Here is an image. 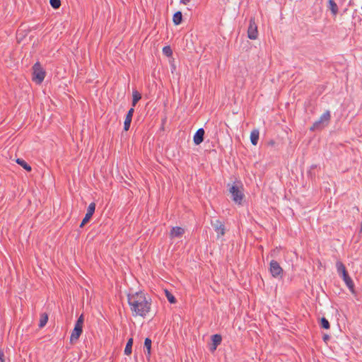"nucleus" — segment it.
<instances>
[{
    "label": "nucleus",
    "instance_id": "f257e3e1",
    "mask_svg": "<svg viewBox=\"0 0 362 362\" xmlns=\"http://www.w3.org/2000/svg\"><path fill=\"white\" fill-rule=\"evenodd\" d=\"M127 300L133 315L145 317L149 313L151 299H147L144 292L139 291L133 294H129Z\"/></svg>",
    "mask_w": 362,
    "mask_h": 362
},
{
    "label": "nucleus",
    "instance_id": "f03ea898",
    "mask_svg": "<svg viewBox=\"0 0 362 362\" xmlns=\"http://www.w3.org/2000/svg\"><path fill=\"white\" fill-rule=\"evenodd\" d=\"M228 190L232 195V199L240 204L245 197L243 193V185L241 181H235L233 185L228 184Z\"/></svg>",
    "mask_w": 362,
    "mask_h": 362
},
{
    "label": "nucleus",
    "instance_id": "7ed1b4c3",
    "mask_svg": "<svg viewBox=\"0 0 362 362\" xmlns=\"http://www.w3.org/2000/svg\"><path fill=\"white\" fill-rule=\"evenodd\" d=\"M331 119V114L329 110H326L320 117L318 120L315 122L310 127L311 132L320 131L327 127Z\"/></svg>",
    "mask_w": 362,
    "mask_h": 362
},
{
    "label": "nucleus",
    "instance_id": "20e7f679",
    "mask_svg": "<svg viewBox=\"0 0 362 362\" xmlns=\"http://www.w3.org/2000/svg\"><path fill=\"white\" fill-rule=\"evenodd\" d=\"M33 76L32 79L34 82L37 84H40L45 79L46 72L45 69L41 66L39 62H37L33 66Z\"/></svg>",
    "mask_w": 362,
    "mask_h": 362
},
{
    "label": "nucleus",
    "instance_id": "39448f33",
    "mask_svg": "<svg viewBox=\"0 0 362 362\" xmlns=\"http://www.w3.org/2000/svg\"><path fill=\"white\" fill-rule=\"evenodd\" d=\"M269 272L274 278L281 279L283 277L284 270L279 263L276 260H272L270 262Z\"/></svg>",
    "mask_w": 362,
    "mask_h": 362
},
{
    "label": "nucleus",
    "instance_id": "423d86ee",
    "mask_svg": "<svg viewBox=\"0 0 362 362\" xmlns=\"http://www.w3.org/2000/svg\"><path fill=\"white\" fill-rule=\"evenodd\" d=\"M211 225L217 234V238L223 236L226 234V228L224 223L219 219H211Z\"/></svg>",
    "mask_w": 362,
    "mask_h": 362
},
{
    "label": "nucleus",
    "instance_id": "0eeeda50",
    "mask_svg": "<svg viewBox=\"0 0 362 362\" xmlns=\"http://www.w3.org/2000/svg\"><path fill=\"white\" fill-rule=\"evenodd\" d=\"M258 36L257 25L255 23V18H251L249 21V26L247 29V37L250 40H255Z\"/></svg>",
    "mask_w": 362,
    "mask_h": 362
},
{
    "label": "nucleus",
    "instance_id": "6e6552de",
    "mask_svg": "<svg viewBox=\"0 0 362 362\" xmlns=\"http://www.w3.org/2000/svg\"><path fill=\"white\" fill-rule=\"evenodd\" d=\"M341 277L342 278L343 281H344L345 284L346 285L351 293L354 295H356V292L355 291L354 283L352 279L350 277L349 273L346 272Z\"/></svg>",
    "mask_w": 362,
    "mask_h": 362
},
{
    "label": "nucleus",
    "instance_id": "1a4fd4ad",
    "mask_svg": "<svg viewBox=\"0 0 362 362\" xmlns=\"http://www.w3.org/2000/svg\"><path fill=\"white\" fill-rule=\"evenodd\" d=\"M83 332V327L78 325H75L74 329L71 332L70 337V342L71 344L76 342L80 337Z\"/></svg>",
    "mask_w": 362,
    "mask_h": 362
},
{
    "label": "nucleus",
    "instance_id": "9d476101",
    "mask_svg": "<svg viewBox=\"0 0 362 362\" xmlns=\"http://www.w3.org/2000/svg\"><path fill=\"white\" fill-rule=\"evenodd\" d=\"M185 233V229L179 227V226H175L173 227L170 232V238H181Z\"/></svg>",
    "mask_w": 362,
    "mask_h": 362
},
{
    "label": "nucleus",
    "instance_id": "9b49d317",
    "mask_svg": "<svg viewBox=\"0 0 362 362\" xmlns=\"http://www.w3.org/2000/svg\"><path fill=\"white\" fill-rule=\"evenodd\" d=\"M204 129L203 128L199 129L194 135L193 141L196 145H199L203 142L204 139Z\"/></svg>",
    "mask_w": 362,
    "mask_h": 362
},
{
    "label": "nucleus",
    "instance_id": "f8f14e48",
    "mask_svg": "<svg viewBox=\"0 0 362 362\" xmlns=\"http://www.w3.org/2000/svg\"><path fill=\"white\" fill-rule=\"evenodd\" d=\"M151 344L152 341L150 338L147 337L144 340V348L146 349V356L147 359L149 361L151 355Z\"/></svg>",
    "mask_w": 362,
    "mask_h": 362
},
{
    "label": "nucleus",
    "instance_id": "ddd939ff",
    "mask_svg": "<svg viewBox=\"0 0 362 362\" xmlns=\"http://www.w3.org/2000/svg\"><path fill=\"white\" fill-rule=\"evenodd\" d=\"M259 136V132L258 129H255L251 132L250 141L252 145L256 146L257 144Z\"/></svg>",
    "mask_w": 362,
    "mask_h": 362
},
{
    "label": "nucleus",
    "instance_id": "4468645a",
    "mask_svg": "<svg viewBox=\"0 0 362 362\" xmlns=\"http://www.w3.org/2000/svg\"><path fill=\"white\" fill-rule=\"evenodd\" d=\"M141 99V94L136 90H133L132 105L134 108L137 103Z\"/></svg>",
    "mask_w": 362,
    "mask_h": 362
},
{
    "label": "nucleus",
    "instance_id": "2eb2a0df",
    "mask_svg": "<svg viewBox=\"0 0 362 362\" xmlns=\"http://www.w3.org/2000/svg\"><path fill=\"white\" fill-rule=\"evenodd\" d=\"M336 267L337 273L339 274V276H341L342 275L348 272L345 265L341 261L337 262Z\"/></svg>",
    "mask_w": 362,
    "mask_h": 362
},
{
    "label": "nucleus",
    "instance_id": "dca6fc26",
    "mask_svg": "<svg viewBox=\"0 0 362 362\" xmlns=\"http://www.w3.org/2000/svg\"><path fill=\"white\" fill-rule=\"evenodd\" d=\"M173 22L175 25H180L182 22V13L181 11H177L173 16Z\"/></svg>",
    "mask_w": 362,
    "mask_h": 362
},
{
    "label": "nucleus",
    "instance_id": "f3484780",
    "mask_svg": "<svg viewBox=\"0 0 362 362\" xmlns=\"http://www.w3.org/2000/svg\"><path fill=\"white\" fill-rule=\"evenodd\" d=\"M328 8L332 11L333 15H337L338 13V6L334 0L328 1Z\"/></svg>",
    "mask_w": 362,
    "mask_h": 362
},
{
    "label": "nucleus",
    "instance_id": "a211bd4d",
    "mask_svg": "<svg viewBox=\"0 0 362 362\" xmlns=\"http://www.w3.org/2000/svg\"><path fill=\"white\" fill-rule=\"evenodd\" d=\"M16 162L21 165L23 169H25L27 172H30L32 170L31 166L26 163L25 160H24L22 158H17Z\"/></svg>",
    "mask_w": 362,
    "mask_h": 362
},
{
    "label": "nucleus",
    "instance_id": "6ab92c4d",
    "mask_svg": "<svg viewBox=\"0 0 362 362\" xmlns=\"http://www.w3.org/2000/svg\"><path fill=\"white\" fill-rule=\"evenodd\" d=\"M133 338H129L127 342L125 349H124V354L125 355H130L132 352V345H133Z\"/></svg>",
    "mask_w": 362,
    "mask_h": 362
},
{
    "label": "nucleus",
    "instance_id": "aec40b11",
    "mask_svg": "<svg viewBox=\"0 0 362 362\" xmlns=\"http://www.w3.org/2000/svg\"><path fill=\"white\" fill-rule=\"evenodd\" d=\"M211 341L213 345H214L215 347H217L222 341V337L221 334H216L211 336Z\"/></svg>",
    "mask_w": 362,
    "mask_h": 362
},
{
    "label": "nucleus",
    "instance_id": "412c9836",
    "mask_svg": "<svg viewBox=\"0 0 362 362\" xmlns=\"http://www.w3.org/2000/svg\"><path fill=\"white\" fill-rule=\"evenodd\" d=\"M320 326L321 328L325 329H329L330 328V324L327 319H326L325 317H322L320 319Z\"/></svg>",
    "mask_w": 362,
    "mask_h": 362
},
{
    "label": "nucleus",
    "instance_id": "4be33fe9",
    "mask_svg": "<svg viewBox=\"0 0 362 362\" xmlns=\"http://www.w3.org/2000/svg\"><path fill=\"white\" fill-rule=\"evenodd\" d=\"M48 321V315L46 313H42L40 315V322H39V327L42 328L45 326Z\"/></svg>",
    "mask_w": 362,
    "mask_h": 362
},
{
    "label": "nucleus",
    "instance_id": "5701e85b",
    "mask_svg": "<svg viewBox=\"0 0 362 362\" xmlns=\"http://www.w3.org/2000/svg\"><path fill=\"white\" fill-rule=\"evenodd\" d=\"M165 294L169 303H175L177 302L175 297L168 290H165Z\"/></svg>",
    "mask_w": 362,
    "mask_h": 362
},
{
    "label": "nucleus",
    "instance_id": "b1692460",
    "mask_svg": "<svg viewBox=\"0 0 362 362\" xmlns=\"http://www.w3.org/2000/svg\"><path fill=\"white\" fill-rule=\"evenodd\" d=\"M317 168V165H312L308 171V175L310 177V179H313L315 177V170Z\"/></svg>",
    "mask_w": 362,
    "mask_h": 362
},
{
    "label": "nucleus",
    "instance_id": "393cba45",
    "mask_svg": "<svg viewBox=\"0 0 362 362\" xmlns=\"http://www.w3.org/2000/svg\"><path fill=\"white\" fill-rule=\"evenodd\" d=\"M95 202H92L89 204L88 209H87V212L86 214L93 216L94 212H95Z\"/></svg>",
    "mask_w": 362,
    "mask_h": 362
},
{
    "label": "nucleus",
    "instance_id": "a878e982",
    "mask_svg": "<svg viewBox=\"0 0 362 362\" xmlns=\"http://www.w3.org/2000/svg\"><path fill=\"white\" fill-rule=\"evenodd\" d=\"M49 4L53 8L57 9L61 6V1L60 0H49Z\"/></svg>",
    "mask_w": 362,
    "mask_h": 362
},
{
    "label": "nucleus",
    "instance_id": "bb28decb",
    "mask_svg": "<svg viewBox=\"0 0 362 362\" xmlns=\"http://www.w3.org/2000/svg\"><path fill=\"white\" fill-rule=\"evenodd\" d=\"M163 53L167 57H170L173 54V50L170 46H165L163 48Z\"/></svg>",
    "mask_w": 362,
    "mask_h": 362
},
{
    "label": "nucleus",
    "instance_id": "cd10ccee",
    "mask_svg": "<svg viewBox=\"0 0 362 362\" xmlns=\"http://www.w3.org/2000/svg\"><path fill=\"white\" fill-rule=\"evenodd\" d=\"M134 112V109L133 107H131L128 110V112H127V113L126 115L125 120H128V121H131L132 122Z\"/></svg>",
    "mask_w": 362,
    "mask_h": 362
},
{
    "label": "nucleus",
    "instance_id": "c85d7f7f",
    "mask_svg": "<svg viewBox=\"0 0 362 362\" xmlns=\"http://www.w3.org/2000/svg\"><path fill=\"white\" fill-rule=\"evenodd\" d=\"M83 322H84V317H83V315L81 314L80 315V317L78 318V320H76L75 325H78V326H81L83 327Z\"/></svg>",
    "mask_w": 362,
    "mask_h": 362
},
{
    "label": "nucleus",
    "instance_id": "c756f323",
    "mask_svg": "<svg viewBox=\"0 0 362 362\" xmlns=\"http://www.w3.org/2000/svg\"><path fill=\"white\" fill-rule=\"evenodd\" d=\"M131 121H128V120H124V131H128L130 128V126H131Z\"/></svg>",
    "mask_w": 362,
    "mask_h": 362
},
{
    "label": "nucleus",
    "instance_id": "7c9ffc66",
    "mask_svg": "<svg viewBox=\"0 0 362 362\" xmlns=\"http://www.w3.org/2000/svg\"><path fill=\"white\" fill-rule=\"evenodd\" d=\"M91 217H92L91 216L86 214L85 217L83 218V219L82 221H83V222H86V223H88L90 221Z\"/></svg>",
    "mask_w": 362,
    "mask_h": 362
},
{
    "label": "nucleus",
    "instance_id": "2f4dec72",
    "mask_svg": "<svg viewBox=\"0 0 362 362\" xmlns=\"http://www.w3.org/2000/svg\"><path fill=\"white\" fill-rule=\"evenodd\" d=\"M0 361L1 362H6V358L4 356V353L2 350H0Z\"/></svg>",
    "mask_w": 362,
    "mask_h": 362
},
{
    "label": "nucleus",
    "instance_id": "473e14b6",
    "mask_svg": "<svg viewBox=\"0 0 362 362\" xmlns=\"http://www.w3.org/2000/svg\"><path fill=\"white\" fill-rule=\"evenodd\" d=\"M322 339L323 341L327 343L330 339V337L328 334H325L322 337Z\"/></svg>",
    "mask_w": 362,
    "mask_h": 362
},
{
    "label": "nucleus",
    "instance_id": "72a5a7b5",
    "mask_svg": "<svg viewBox=\"0 0 362 362\" xmlns=\"http://www.w3.org/2000/svg\"><path fill=\"white\" fill-rule=\"evenodd\" d=\"M189 1L190 0H180V3L184 5H187Z\"/></svg>",
    "mask_w": 362,
    "mask_h": 362
},
{
    "label": "nucleus",
    "instance_id": "f704fd0d",
    "mask_svg": "<svg viewBox=\"0 0 362 362\" xmlns=\"http://www.w3.org/2000/svg\"><path fill=\"white\" fill-rule=\"evenodd\" d=\"M216 348H217V347H215V346H214V345H213V344H212V345H211V348H210V350H211V351H215V350L216 349Z\"/></svg>",
    "mask_w": 362,
    "mask_h": 362
},
{
    "label": "nucleus",
    "instance_id": "c9c22d12",
    "mask_svg": "<svg viewBox=\"0 0 362 362\" xmlns=\"http://www.w3.org/2000/svg\"><path fill=\"white\" fill-rule=\"evenodd\" d=\"M86 224V223L83 222V221H82L81 224H80V228H83Z\"/></svg>",
    "mask_w": 362,
    "mask_h": 362
},
{
    "label": "nucleus",
    "instance_id": "e433bc0d",
    "mask_svg": "<svg viewBox=\"0 0 362 362\" xmlns=\"http://www.w3.org/2000/svg\"><path fill=\"white\" fill-rule=\"evenodd\" d=\"M361 227H362V222H361Z\"/></svg>",
    "mask_w": 362,
    "mask_h": 362
}]
</instances>
